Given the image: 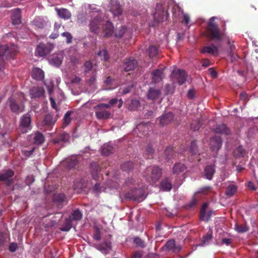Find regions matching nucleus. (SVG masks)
<instances>
[{
	"label": "nucleus",
	"instance_id": "f257e3e1",
	"mask_svg": "<svg viewBox=\"0 0 258 258\" xmlns=\"http://www.w3.org/2000/svg\"><path fill=\"white\" fill-rule=\"evenodd\" d=\"M215 17H212L207 23L206 36L210 40L220 41L224 37L225 33L220 30L218 25L215 22Z\"/></svg>",
	"mask_w": 258,
	"mask_h": 258
},
{
	"label": "nucleus",
	"instance_id": "f03ea898",
	"mask_svg": "<svg viewBox=\"0 0 258 258\" xmlns=\"http://www.w3.org/2000/svg\"><path fill=\"white\" fill-rule=\"evenodd\" d=\"M18 51V47L14 44H5L0 45V71L3 69L5 64V59L14 58Z\"/></svg>",
	"mask_w": 258,
	"mask_h": 258
},
{
	"label": "nucleus",
	"instance_id": "7ed1b4c3",
	"mask_svg": "<svg viewBox=\"0 0 258 258\" xmlns=\"http://www.w3.org/2000/svg\"><path fill=\"white\" fill-rule=\"evenodd\" d=\"M162 174V170L158 166H150L146 168L143 172L146 180L152 184L157 182Z\"/></svg>",
	"mask_w": 258,
	"mask_h": 258
},
{
	"label": "nucleus",
	"instance_id": "20e7f679",
	"mask_svg": "<svg viewBox=\"0 0 258 258\" xmlns=\"http://www.w3.org/2000/svg\"><path fill=\"white\" fill-rule=\"evenodd\" d=\"M110 108V105L105 103H101L94 107L95 115L98 119H106L110 118L111 113L107 109Z\"/></svg>",
	"mask_w": 258,
	"mask_h": 258
},
{
	"label": "nucleus",
	"instance_id": "39448f33",
	"mask_svg": "<svg viewBox=\"0 0 258 258\" xmlns=\"http://www.w3.org/2000/svg\"><path fill=\"white\" fill-rule=\"evenodd\" d=\"M125 197L130 200L141 202L145 199L146 197L143 189L135 188L126 192L125 194Z\"/></svg>",
	"mask_w": 258,
	"mask_h": 258
},
{
	"label": "nucleus",
	"instance_id": "423d86ee",
	"mask_svg": "<svg viewBox=\"0 0 258 258\" xmlns=\"http://www.w3.org/2000/svg\"><path fill=\"white\" fill-rule=\"evenodd\" d=\"M170 78L173 84L178 83L179 85H181L186 81V74L183 70L175 69L172 71Z\"/></svg>",
	"mask_w": 258,
	"mask_h": 258
},
{
	"label": "nucleus",
	"instance_id": "0eeeda50",
	"mask_svg": "<svg viewBox=\"0 0 258 258\" xmlns=\"http://www.w3.org/2000/svg\"><path fill=\"white\" fill-rule=\"evenodd\" d=\"M31 119L29 113H26L21 116L20 119L19 130L24 134L31 129Z\"/></svg>",
	"mask_w": 258,
	"mask_h": 258
},
{
	"label": "nucleus",
	"instance_id": "6e6552de",
	"mask_svg": "<svg viewBox=\"0 0 258 258\" xmlns=\"http://www.w3.org/2000/svg\"><path fill=\"white\" fill-rule=\"evenodd\" d=\"M53 46L49 43H40L37 46L35 55L38 56H45L52 50Z\"/></svg>",
	"mask_w": 258,
	"mask_h": 258
},
{
	"label": "nucleus",
	"instance_id": "1a4fd4ad",
	"mask_svg": "<svg viewBox=\"0 0 258 258\" xmlns=\"http://www.w3.org/2000/svg\"><path fill=\"white\" fill-rule=\"evenodd\" d=\"M11 23L14 26H19L22 23V11L20 8H15L10 11Z\"/></svg>",
	"mask_w": 258,
	"mask_h": 258
},
{
	"label": "nucleus",
	"instance_id": "9d476101",
	"mask_svg": "<svg viewBox=\"0 0 258 258\" xmlns=\"http://www.w3.org/2000/svg\"><path fill=\"white\" fill-rule=\"evenodd\" d=\"M102 20L100 17L97 16L92 19L89 23V27L91 32L98 34L102 26Z\"/></svg>",
	"mask_w": 258,
	"mask_h": 258
},
{
	"label": "nucleus",
	"instance_id": "9b49d317",
	"mask_svg": "<svg viewBox=\"0 0 258 258\" xmlns=\"http://www.w3.org/2000/svg\"><path fill=\"white\" fill-rule=\"evenodd\" d=\"M8 102L11 110L13 112L19 113L24 110V104L22 103H19L13 97H10Z\"/></svg>",
	"mask_w": 258,
	"mask_h": 258
},
{
	"label": "nucleus",
	"instance_id": "f8f14e48",
	"mask_svg": "<svg viewBox=\"0 0 258 258\" xmlns=\"http://www.w3.org/2000/svg\"><path fill=\"white\" fill-rule=\"evenodd\" d=\"M180 249V246L179 245H176L175 241L173 239L168 240L162 247V250L163 251H171L174 253L178 252Z\"/></svg>",
	"mask_w": 258,
	"mask_h": 258
},
{
	"label": "nucleus",
	"instance_id": "ddd939ff",
	"mask_svg": "<svg viewBox=\"0 0 258 258\" xmlns=\"http://www.w3.org/2000/svg\"><path fill=\"white\" fill-rule=\"evenodd\" d=\"M53 201L58 208L67 204V199L64 194L61 193L55 194L53 196Z\"/></svg>",
	"mask_w": 258,
	"mask_h": 258
},
{
	"label": "nucleus",
	"instance_id": "4468645a",
	"mask_svg": "<svg viewBox=\"0 0 258 258\" xmlns=\"http://www.w3.org/2000/svg\"><path fill=\"white\" fill-rule=\"evenodd\" d=\"M137 65L138 62L137 60L133 58H128L124 60L123 64V68L125 72H129L134 70L137 67Z\"/></svg>",
	"mask_w": 258,
	"mask_h": 258
},
{
	"label": "nucleus",
	"instance_id": "2eb2a0df",
	"mask_svg": "<svg viewBox=\"0 0 258 258\" xmlns=\"http://www.w3.org/2000/svg\"><path fill=\"white\" fill-rule=\"evenodd\" d=\"M200 51L201 53L204 54L208 53L214 56H218L219 55V49L217 46L213 44L203 47Z\"/></svg>",
	"mask_w": 258,
	"mask_h": 258
},
{
	"label": "nucleus",
	"instance_id": "dca6fc26",
	"mask_svg": "<svg viewBox=\"0 0 258 258\" xmlns=\"http://www.w3.org/2000/svg\"><path fill=\"white\" fill-rule=\"evenodd\" d=\"M174 115L172 112H169L163 114L158 119L161 126L166 125L170 123L173 119Z\"/></svg>",
	"mask_w": 258,
	"mask_h": 258
},
{
	"label": "nucleus",
	"instance_id": "f3484780",
	"mask_svg": "<svg viewBox=\"0 0 258 258\" xmlns=\"http://www.w3.org/2000/svg\"><path fill=\"white\" fill-rule=\"evenodd\" d=\"M222 146V140L220 137L215 136L210 139V146L212 151H218Z\"/></svg>",
	"mask_w": 258,
	"mask_h": 258
},
{
	"label": "nucleus",
	"instance_id": "a211bd4d",
	"mask_svg": "<svg viewBox=\"0 0 258 258\" xmlns=\"http://www.w3.org/2000/svg\"><path fill=\"white\" fill-rule=\"evenodd\" d=\"M110 11L114 16H118L122 13V9L119 3L116 1L111 0Z\"/></svg>",
	"mask_w": 258,
	"mask_h": 258
},
{
	"label": "nucleus",
	"instance_id": "6ab92c4d",
	"mask_svg": "<svg viewBox=\"0 0 258 258\" xmlns=\"http://www.w3.org/2000/svg\"><path fill=\"white\" fill-rule=\"evenodd\" d=\"M14 175V171L11 169L7 170L0 174V181H7V185L12 184V180L10 178Z\"/></svg>",
	"mask_w": 258,
	"mask_h": 258
},
{
	"label": "nucleus",
	"instance_id": "aec40b11",
	"mask_svg": "<svg viewBox=\"0 0 258 258\" xmlns=\"http://www.w3.org/2000/svg\"><path fill=\"white\" fill-rule=\"evenodd\" d=\"M44 90L41 87H34L30 90V95L31 98H39L43 96Z\"/></svg>",
	"mask_w": 258,
	"mask_h": 258
},
{
	"label": "nucleus",
	"instance_id": "412c9836",
	"mask_svg": "<svg viewBox=\"0 0 258 258\" xmlns=\"http://www.w3.org/2000/svg\"><path fill=\"white\" fill-rule=\"evenodd\" d=\"M164 11L160 5H157L156 12L153 14L154 20L157 22H162L164 19Z\"/></svg>",
	"mask_w": 258,
	"mask_h": 258
},
{
	"label": "nucleus",
	"instance_id": "4be33fe9",
	"mask_svg": "<svg viewBox=\"0 0 258 258\" xmlns=\"http://www.w3.org/2000/svg\"><path fill=\"white\" fill-rule=\"evenodd\" d=\"M102 28L104 33V37H109L112 34L113 26L111 22L107 21L105 24H102Z\"/></svg>",
	"mask_w": 258,
	"mask_h": 258
},
{
	"label": "nucleus",
	"instance_id": "5701e85b",
	"mask_svg": "<svg viewBox=\"0 0 258 258\" xmlns=\"http://www.w3.org/2000/svg\"><path fill=\"white\" fill-rule=\"evenodd\" d=\"M55 11L57 13V15L61 19H63L64 20H68L69 19L71 16L72 14L71 12L65 8H55Z\"/></svg>",
	"mask_w": 258,
	"mask_h": 258
},
{
	"label": "nucleus",
	"instance_id": "b1692460",
	"mask_svg": "<svg viewBox=\"0 0 258 258\" xmlns=\"http://www.w3.org/2000/svg\"><path fill=\"white\" fill-rule=\"evenodd\" d=\"M31 76L37 81H42L44 77V73L41 69L34 68L32 71Z\"/></svg>",
	"mask_w": 258,
	"mask_h": 258
},
{
	"label": "nucleus",
	"instance_id": "393cba45",
	"mask_svg": "<svg viewBox=\"0 0 258 258\" xmlns=\"http://www.w3.org/2000/svg\"><path fill=\"white\" fill-rule=\"evenodd\" d=\"M214 132L216 134L225 135H229L231 134L230 130L225 124L217 125L214 129Z\"/></svg>",
	"mask_w": 258,
	"mask_h": 258
},
{
	"label": "nucleus",
	"instance_id": "a878e982",
	"mask_svg": "<svg viewBox=\"0 0 258 258\" xmlns=\"http://www.w3.org/2000/svg\"><path fill=\"white\" fill-rule=\"evenodd\" d=\"M57 118L54 116L53 114L48 113L45 116L43 120V123L44 125L51 126L54 124Z\"/></svg>",
	"mask_w": 258,
	"mask_h": 258
},
{
	"label": "nucleus",
	"instance_id": "bb28decb",
	"mask_svg": "<svg viewBox=\"0 0 258 258\" xmlns=\"http://www.w3.org/2000/svg\"><path fill=\"white\" fill-rule=\"evenodd\" d=\"M227 44L228 45V48L227 50L228 54L231 57V60L233 61L236 59V56L235 55L236 47L234 44V42L231 41L229 38H227Z\"/></svg>",
	"mask_w": 258,
	"mask_h": 258
},
{
	"label": "nucleus",
	"instance_id": "cd10ccee",
	"mask_svg": "<svg viewBox=\"0 0 258 258\" xmlns=\"http://www.w3.org/2000/svg\"><path fill=\"white\" fill-rule=\"evenodd\" d=\"M215 171L214 165H207L205 167L204 169V175L207 179L210 180L212 179Z\"/></svg>",
	"mask_w": 258,
	"mask_h": 258
},
{
	"label": "nucleus",
	"instance_id": "c85d7f7f",
	"mask_svg": "<svg viewBox=\"0 0 258 258\" xmlns=\"http://www.w3.org/2000/svg\"><path fill=\"white\" fill-rule=\"evenodd\" d=\"M78 163V160L76 157H72L67 159L63 161L62 164L65 166L68 169H71L74 168Z\"/></svg>",
	"mask_w": 258,
	"mask_h": 258
},
{
	"label": "nucleus",
	"instance_id": "c756f323",
	"mask_svg": "<svg viewBox=\"0 0 258 258\" xmlns=\"http://www.w3.org/2000/svg\"><path fill=\"white\" fill-rule=\"evenodd\" d=\"M186 169V166L180 162L175 163L172 168V173L174 174L178 175L183 172Z\"/></svg>",
	"mask_w": 258,
	"mask_h": 258
},
{
	"label": "nucleus",
	"instance_id": "7c9ffc66",
	"mask_svg": "<svg viewBox=\"0 0 258 258\" xmlns=\"http://www.w3.org/2000/svg\"><path fill=\"white\" fill-rule=\"evenodd\" d=\"M160 95V90L151 88L148 91L147 97L148 99L154 100L158 99Z\"/></svg>",
	"mask_w": 258,
	"mask_h": 258
},
{
	"label": "nucleus",
	"instance_id": "2f4dec72",
	"mask_svg": "<svg viewBox=\"0 0 258 258\" xmlns=\"http://www.w3.org/2000/svg\"><path fill=\"white\" fill-rule=\"evenodd\" d=\"M69 135L67 133L63 132L59 134L53 140V142L55 144H61V143H65L69 139Z\"/></svg>",
	"mask_w": 258,
	"mask_h": 258
},
{
	"label": "nucleus",
	"instance_id": "473e14b6",
	"mask_svg": "<svg viewBox=\"0 0 258 258\" xmlns=\"http://www.w3.org/2000/svg\"><path fill=\"white\" fill-rule=\"evenodd\" d=\"M163 72L160 70H156L152 73V81L157 83L162 81L163 79Z\"/></svg>",
	"mask_w": 258,
	"mask_h": 258
},
{
	"label": "nucleus",
	"instance_id": "72a5a7b5",
	"mask_svg": "<svg viewBox=\"0 0 258 258\" xmlns=\"http://www.w3.org/2000/svg\"><path fill=\"white\" fill-rule=\"evenodd\" d=\"M155 152V150L151 144H148L145 150L144 155L147 159H152L153 158V155Z\"/></svg>",
	"mask_w": 258,
	"mask_h": 258
},
{
	"label": "nucleus",
	"instance_id": "f704fd0d",
	"mask_svg": "<svg viewBox=\"0 0 258 258\" xmlns=\"http://www.w3.org/2000/svg\"><path fill=\"white\" fill-rule=\"evenodd\" d=\"M246 154V150L241 146L237 147L233 151V155L236 158L244 157Z\"/></svg>",
	"mask_w": 258,
	"mask_h": 258
},
{
	"label": "nucleus",
	"instance_id": "c9c22d12",
	"mask_svg": "<svg viewBox=\"0 0 258 258\" xmlns=\"http://www.w3.org/2000/svg\"><path fill=\"white\" fill-rule=\"evenodd\" d=\"M135 164L131 161L124 162L120 165L121 170L123 171L129 172L134 168Z\"/></svg>",
	"mask_w": 258,
	"mask_h": 258
},
{
	"label": "nucleus",
	"instance_id": "e433bc0d",
	"mask_svg": "<svg viewBox=\"0 0 258 258\" xmlns=\"http://www.w3.org/2000/svg\"><path fill=\"white\" fill-rule=\"evenodd\" d=\"M164 155L165 159L169 160L176 156V153L172 147H168L164 151Z\"/></svg>",
	"mask_w": 258,
	"mask_h": 258
},
{
	"label": "nucleus",
	"instance_id": "4c0bfd02",
	"mask_svg": "<svg viewBox=\"0 0 258 258\" xmlns=\"http://www.w3.org/2000/svg\"><path fill=\"white\" fill-rule=\"evenodd\" d=\"M33 140L34 144L39 145L44 142L45 138L42 133L37 132L34 135Z\"/></svg>",
	"mask_w": 258,
	"mask_h": 258
},
{
	"label": "nucleus",
	"instance_id": "58836bf2",
	"mask_svg": "<svg viewBox=\"0 0 258 258\" xmlns=\"http://www.w3.org/2000/svg\"><path fill=\"white\" fill-rule=\"evenodd\" d=\"M72 217H69L66 219L62 227L60 228L62 231H69L72 227Z\"/></svg>",
	"mask_w": 258,
	"mask_h": 258
},
{
	"label": "nucleus",
	"instance_id": "ea45409f",
	"mask_svg": "<svg viewBox=\"0 0 258 258\" xmlns=\"http://www.w3.org/2000/svg\"><path fill=\"white\" fill-rule=\"evenodd\" d=\"M160 187L164 191H169L172 188V184L168 178H166L161 181Z\"/></svg>",
	"mask_w": 258,
	"mask_h": 258
},
{
	"label": "nucleus",
	"instance_id": "a19ab883",
	"mask_svg": "<svg viewBox=\"0 0 258 258\" xmlns=\"http://www.w3.org/2000/svg\"><path fill=\"white\" fill-rule=\"evenodd\" d=\"M82 213L79 209H77L72 212L70 217H72V221H80L82 219Z\"/></svg>",
	"mask_w": 258,
	"mask_h": 258
},
{
	"label": "nucleus",
	"instance_id": "79ce46f5",
	"mask_svg": "<svg viewBox=\"0 0 258 258\" xmlns=\"http://www.w3.org/2000/svg\"><path fill=\"white\" fill-rule=\"evenodd\" d=\"M237 189V186L234 184H230L227 186L225 191V195L231 197L234 195Z\"/></svg>",
	"mask_w": 258,
	"mask_h": 258
},
{
	"label": "nucleus",
	"instance_id": "37998d69",
	"mask_svg": "<svg viewBox=\"0 0 258 258\" xmlns=\"http://www.w3.org/2000/svg\"><path fill=\"white\" fill-rule=\"evenodd\" d=\"M113 148L109 145H104L101 148V154L105 156H108L112 153Z\"/></svg>",
	"mask_w": 258,
	"mask_h": 258
},
{
	"label": "nucleus",
	"instance_id": "c03bdc74",
	"mask_svg": "<svg viewBox=\"0 0 258 258\" xmlns=\"http://www.w3.org/2000/svg\"><path fill=\"white\" fill-rule=\"evenodd\" d=\"M61 55H53L51 59V62L55 66H59L62 62Z\"/></svg>",
	"mask_w": 258,
	"mask_h": 258
},
{
	"label": "nucleus",
	"instance_id": "a18cd8bd",
	"mask_svg": "<svg viewBox=\"0 0 258 258\" xmlns=\"http://www.w3.org/2000/svg\"><path fill=\"white\" fill-rule=\"evenodd\" d=\"M150 57H154L159 54L158 48L155 45H151L148 49Z\"/></svg>",
	"mask_w": 258,
	"mask_h": 258
},
{
	"label": "nucleus",
	"instance_id": "49530a36",
	"mask_svg": "<svg viewBox=\"0 0 258 258\" xmlns=\"http://www.w3.org/2000/svg\"><path fill=\"white\" fill-rule=\"evenodd\" d=\"M91 169L92 174L94 178H95L97 176L98 172L101 169V167L96 163L93 162L91 164Z\"/></svg>",
	"mask_w": 258,
	"mask_h": 258
},
{
	"label": "nucleus",
	"instance_id": "de8ad7c7",
	"mask_svg": "<svg viewBox=\"0 0 258 258\" xmlns=\"http://www.w3.org/2000/svg\"><path fill=\"white\" fill-rule=\"evenodd\" d=\"M189 151L192 155H200L198 147L196 141H192L191 142Z\"/></svg>",
	"mask_w": 258,
	"mask_h": 258
},
{
	"label": "nucleus",
	"instance_id": "09e8293b",
	"mask_svg": "<svg viewBox=\"0 0 258 258\" xmlns=\"http://www.w3.org/2000/svg\"><path fill=\"white\" fill-rule=\"evenodd\" d=\"M234 229L239 233H244L248 231L249 227L245 224L239 225L236 223Z\"/></svg>",
	"mask_w": 258,
	"mask_h": 258
},
{
	"label": "nucleus",
	"instance_id": "8fccbe9b",
	"mask_svg": "<svg viewBox=\"0 0 258 258\" xmlns=\"http://www.w3.org/2000/svg\"><path fill=\"white\" fill-rule=\"evenodd\" d=\"M213 238V235L212 231H209L206 235L203 237V239L202 241V245H207L209 243L210 241L212 240Z\"/></svg>",
	"mask_w": 258,
	"mask_h": 258
},
{
	"label": "nucleus",
	"instance_id": "3c124183",
	"mask_svg": "<svg viewBox=\"0 0 258 258\" xmlns=\"http://www.w3.org/2000/svg\"><path fill=\"white\" fill-rule=\"evenodd\" d=\"M97 54L101 57V59L103 60L104 61H107L109 58V54L106 49L100 50L97 53Z\"/></svg>",
	"mask_w": 258,
	"mask_h": 258
},
{
	"label": "nucleus",
	"instance_id": "603ef678",
	"mask_svg": "<svg viewBox=\"0 0 258 258\" xmlns=\"http://www.w3.org/2000/svg\"><path fill=\"white\" fill-rule=\"evenodd\" d=\"M126 30V28L124 26H121L119 28L116 29L115 31V36L116 38H120L125 32Z\"/></svg>",
	"mask_w": 258,
	"mask_h": 258
},
{
	"label": "nucleus",
	"instance_id": "864d4df0",
	"mask_svg": "<svg viewBox=\"0 0 258 258\" xmlns=\"http://www.w3.org/2000/svg\"><path fill=\"white\" fill-rule=\"evenodd\" d=\"M134 243L137 246L144 248L146 247V242L142 240L141 238L138 237H136L134 239Z\"/></svg>",
	"mask_w": 258,
	"mask_h": 258
},
{
	"label": "nucleus",
	"instance_id": "5fc2aeb1",
	"mask_svg": "<svg viewBox=\"0 0 258 258\" xmlns=\"http://www.w3.org/2000/svg\"><path fill=\"white\" fill-rule=\"evenodd\" d=\"M140 106V102L139 100L134 99L132 100L129 105V108L131 110H135Z\"/></svg>",
	"mask_w": 258,
	"mask_h": 258
},
{
	"label": "nucleus",
	"instance_id": "6e6d98bb",
	"mask_svg": "<svg viewBox=\"0 0 258 258\" xmlns=\"http://www.w3.org/2000/svg\"><path fill=\"white\" fill-rule=\"evenodd\" d=\"M72 113V111H68L64 115L63 117V124L66 126L69 125L71 121V115Z\"/></svg>",
	"mask_w": 258,
	"mask_h": 258
},
{
	"label": "nucleus",
	"instance_id": "4d7b16f0",
	"mask_svg": "<svg viewBox=\"0 0 258 258\" xmlns=\"http://www.w3.org/2000/svg\"><path fill=\"white\" fill-rule=\"evenodd\" d=\"M201 126V123L199 120H194L190 124V128L194 131H198Z\"/></svg>",
	"mask_w": 258,
	"mask_h": 258
},
{
	"label": "nucleus",
	"instance_id": "13d9d810",
	"mask_svg": "<svg viewBox=\"0 0 258 258\" xmlns=\"http://www.w3.org/2000/svg\"><path fill=\"white\" fill-rule=\"evenodd\" d=\"M124 184H125V186L131 187L133 186L136 185V180L132 177L128 178L125 180Z\"/></svg>",
	"mask_w": 258,
	"mask_h": 258
},
{
	"label": "nucleus",
	"instance_id": "bf43d9fd",
	"mask_svg": "<svg viewBox=\"0 0 258 258\" xmlns=\"http://www.w3.org/2000/svg\"><path fill=\"white\" fill-rule=\"evenodd\" d=\"M87 19V15L85 13H80L78 15L77 22L78 23H83L86 21Z\"/></svg>",
	"mask_w": 258,
	"mask_h": 258
},
{
	"label": "nucleus",
	"instance_id": "052dcab7",
	"mask_svg": "<svg viewBox=\"0 0 258 258\" xmlns=\"http://www.w3.org/2000/svg\"><path fill=\"white\" fill-rule=\"evenodd\" d=\"M84 66L85 67V73H86L90 72L93 68V64L90 61H86Z\"/></svg>",
	"mask_w": 258,
	"mask_h": 258
},
{
	"label": "nucleus",
	"instance_id": "680f3d73",
	"mask_svg": "<svg viewBox=\"0 0 258 258\" xmlns=\"http://www.w3.org/2000/svg\"><path fill=\"white\" fill-rule=\"evenodd\" d=\"M84 187L85 186H84L82 184L77 182H75L73 186L74 190L77 191L78 192H80Z\"/></svg>",
	"mask_w": 258,
	"mask_h": 258
},
{
	"label": "nucleus",
	"instance_id": "e2e57ef3",
	"mask_svg": "<svg viewBox=\"0 0 258 258\" xmlns=\"http://www.w3.org/2000/svg\"><path fill=\"white\" fill-rule=\"evenodd\" d=\"M61 35L66 38V42L67 43H71L72 42L73 37L71 34L69 32H63Z\"/></svg>",
	"mask_w": 258,
	"mask_h": 258
},
{
	"label": "nucleus",
	"instance_id": "0e129e2a",
	"mask_svg": "<svg viewBox=\"0 0 258 258\" xmlns=\"http://www.w3.org/2000/svg\"><path fill=\"white\" fill-rule=\"evenodd\" d=\"M34 150V148L30 150H22V153L26 157H29L33 154Z\"/></svg>",
	"mask_w": 258,
	"mask_h": 258
},
{
	"label": "nucleus",
	"instance_id": "69168bd1",
	"mask_svg": "<svg viewBox=\"0 0 258 258\" xmlns=\"http://www.w3.org/2000/svg\"><path fill=\"white\" fill-rule=\"evenodd\" d=\"M165 90L166 94H172L174 91V88L173 86L167 84L165 86Z\"/></svg>",
	"mask_w": 258,
	"mask_h": 258
},
{
	"label": "nucleus",
	"instance_id": "338daca9",
	"mask_svg": "<svg viewBox=\"0 0 258 258\" xmlns=\"http://www.w3.org/2000/svg\"><path fill=\"white\" fill-rule=\"evenodd\" d=\"M232 239L231 238H223L221 242L222 244H225L228 246L232 243Z\"/></svg>",
	"mask_w": 258,
	"mask_h": 258
},
{
	"label": "nucleus",
	"instance_id": "774afa93",
	"mask_svg": "<svg viewBox=\"0 0 258 258\" xmlns=\"http://www.w3.org/2000/svg\"><path fill=\"white\" fill-rule=\"evenodd\" d=\"M212 189L210 186H205L200 189V192L203 193L204 194H207L209 192L211 191Z\"/></svg>",
	"mask_w": 258,
	"mask_h": 258
}]
</instances>
